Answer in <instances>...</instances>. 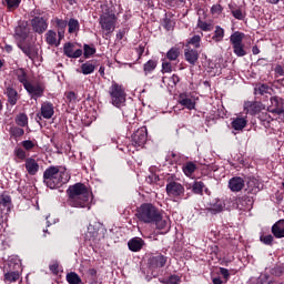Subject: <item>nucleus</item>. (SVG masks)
I'll return each mask as SVG.
<instances>
[{
  "mask_svg": "<svg viewBox=\"0 0 284 284\" xmlns=\"http://www.w3.org/2000/svg\"><path fill=\"white\" fill-rule=\"evenodd\" d=\"M190 45H194L195 48H201V36H193L189 40Z\"/></svg>",
  "mask_w": 284,
  "mask_h": 284,
  "instance_id": "nucleus-50",
  "label": "nucleus"
},
{
  "mask_svg": "<svg viewBox=\"0 0 284 284\" xmlns=\"http://www.w3.org/2000/svg\"><path fill=\"white\" fill-rule=\"evenodd\" d=\"M67 194L69 196V205L71 207H88L90 210V189L83 183H75L69 186Z\"/></svg>",
  "mask_w": 284,
  "mask_h": 284,
  "instance_id": "nucleus-1",
  "label": "nucleus"
},
{
  "mask_svg": "<svg viewBox=\"0 0 284 284\" xmlns=\"http://www.w3.org/2000/svg\"><path fill=\"white\" fill-rule=\"evenodd\" d=\"M136 216L142 223H151L158 230H165L168 227V217H163L161 214H138Z\"/></svg>",
  "mask_w": 284,
  "mask_h": 284,
  "instance_id": "nucleus-5",
  "label": "nucleus"
},
{
  "mask_svg": "<svg viewBox=\"0 0 284 284\" xmlns=\"http://www.w3.org/2000/svg\"><path fill=\"white\" fill-rule=\"evenodd\" d=\"M148 142V128L141 126L133 133L131 143L134 148H143Z\"/></svg>",
  "mask_w": 284,
  "mask_h": 284,
  "instance_id": "nucleus-10",
  "label": "nucleus"
},
{
  "mask_svg": "<svg viewBox=\"0 0 284 284\" xmlns=\"http://www.w3.org/2000/svg\"><path fill=\"white\" fill-rule=\"evenodd\" d=\"M29 34H30V29L28 27L18 26L16 28V38L19 40V43L26 41Z\"/></svg>",
  "mask_w": 284,
  "mask_h": 284,
  "instance_id": "nucleus-27",
  "label": "nucleus"
},
{
  "mask_svg": "<svg viewBox=\"0 0 284 284\" xmlns=\"http://www.w3.org/2000/svg\"><path fill=\"white\" fill-rule=\"evenodd\" d=\"M4 94L8 97V103H10V105H17V101L21 99L19 92L12 87H7Z\"/></svg>",
  "mask_w": 284,
  "mask_h": 284,
  "instance_id": "nucleus-25",
  "label": "nucleus"
},
{
  "mask_svg": "<svg viewBox=\"0 0 284 284\" xmlns=\"http://www.w3.org/2000/svg\"><path fill=\"white\" fill-rule=\"evenodd\" d=\"M165 263H168V256L162 254L153 255L148 260L149 270L153 278L159 276V271L161 267H165Z\"/></svg>",
  "mask_w": 284,
  "mask_h": 284,
  "instance_id": "nucleus-7",
  "label": "nucleus"
},
{
  "mask_svg": "<svg viewBox=\"0 0 284 284\" xmlns=\"http://www.w3.org/2000/svg\"><path fill=\"white\" fill-rule=\"evenodd\" d=\"M260 241L264 243V245H272V243H274V236H272V234L262 235L260 236Z\"/></svg>",
  "mask_w": 284,
  "mask_h": 284,
  "instance_id": "nucleus-49",
  "label": "nucleus"
},
{
  "mask_svg": "<svg viewBox=\"0 0 284 284\" xmlns=\"http://www.w3.org/2000/svg\"><path fill=\"white\" fill-rule=\"evenodd\" d=\"M225 207V203H223V201L217 200L212 206L211 210L213 212H222L223 209Z\"/></svg>",
  "mask_w": 284,
  "mask_h": 284,
  "instance_id": "nucleus-48",
  "label": "nucleus"
},
{
  "mask_svg": "<svg viewBox=\"0 0 284 284\" xmlns=\"http://www.w3.org/2000/svg\"><path fill=\"white\" fill-rule=\"evenodd\" d=\"M14 156H17V159H19L20 161H26V159H28V154L21 148H17L14 150Z\"/></svg>",
  "mask_w": 284,
  "mask_h": 284,
  "instance_id": "nucleus-47",
  "label": "nucleus"
},
{
  "mask_svg": "<svg viewBox=\"0 0 284 284\" xmlns=\"http://www.w3.org/2000/svg\"><path fill=\"white\" fill-rule=\"evenodd\" d=\"M16 123L20 125V128H26V125H28V115L24 113L18 114L16 116Z\"/></svg>",
  "mask_w": 284,
  "mask_h": 284,
  "instance_id": "nucleus-41",
  "label": "nucleus"
},
{
  "mask_svg": "<svg viewBox=\"0 0 284 284\" xmlns=\"http://www.w3.org/2000/svg\"><path fill=\"white\" fill-rule=\"evenodd\" d=\"M162 72H165V73L172 72V63L168 62V61H164L162 63Z\"/></svg>",
  "mask_w": 284,
  "mask_h": 284,
  "instance_id": "nucleus-58",
  "label": "nucleus"
},
{
  "mask_svg": "<svg viewBox=\"0 0 284 284\" xmlns=\"http://www.w3.org/2000/svg\"><path fill=\"white\" fill-rule=\"evenodd\" d=\"M2 3L7 6L8 10H17L21 0H2Z\"/></svg>",
  "mask_w": 284,
  "mask_h": 284,
  "instance_id": "nucleus-42",
  "label": "nucleus"
},
{
  "mask_svg": "<svg viewBox=\"0 0 284 284\" xmlns=\"http://www.w3.org/2000/svg\"><path fill=\"white\" fill-rule=\"evenodd\" d=\"M3 272H18L21 273V260L17 256H11L4 263Z\"/></svg>",
  "mask_w": 284,
  "mask_h": 284,
  "instance_id": "nucleus-13",
  "label": "nucleus"
},
{
  "mask_svg": "<svg viewBox=\"0 0 284 284\" xmlns=\"http://www.w3.org/2000/svg\"><path fill=\"white\" fill-rule=\"evenodd\" d=\"M45 42L48 43V45H54V48H59L60 42L57 38V33L52 30H49L45 33Z\"/></svg>",
  "mask_w": 284,
  "mask_h": 284,
  "instance_id": "nucleus-30",
  "label": "nucleus"
},
{
  "mask_svg": "<svg viewBox=\"0 0 284 284\" xmlns=\"http://www.w3.org/2000/svg\"><path fill=\"white\" fill-rule=\"evenodd\" d=\"M11 133L13 134V136H23V134H26V131L21 128H13L11 130Z\"/></svg>",
  "mask_w": 284,
  "mask_h": 284,
  "instance_id": "nucleus-59",
  "label": "nucleus"
},
{
  "mask_svg": "<svg viewBox=\"0 0 284 284\" xmlns=\"http://www.w3.org/2000/svg\"><path fill=\"white\" fill-rule=\"evenodd\" d=\"M143 70L145 77H148V74H152V72L156 70V60H149L146 63H144Z\"/></svg>",
  "mask_w": 284,
  "mask_h": 284,
  "instance_id": "nucleus-39",
  "label": "nucleus"
},
{
  "mask_svg": "<svg viewBox=\"0 0 284 284\" xmlns=\"http://www.w3.org/2000/svg\"><path fill=\"white\" fill-rule=\"evenodd\" d=\"M184 59L191 65H196V61H199V51L194 49L186 48L184 50Z\"/></svg>",
  "mask_w": 284,
  "mask_h": 284,
  "instance_id": "nucleus-24",
  "label": "nucleus"
},
{
  "mask_svg": "<svg viewBox=\"0 0 284 284\" xmlns=\"http://www.w3.org/2000/svg\"><path fill=\"white\" fill-rule=\"evenodd\" d=\"M211 12L212 14H221L223 12V7H221V4H214L211 8Z\"/></svg>",
  "mask_w": 284,
  "mask_h": 284,
  "instance_id": "nucleus-61",
  "label": "nucleus"
},
{
  "mask_svg": "<svg viewBox=\"0 0 284 284\" xmlns=\"http://www.w3.org/2000/svg\"><path fill=\"white\" fill-rule=\"evenodd\" d=\"M270 92V85L267 84H257L255 87V94H267Z\"/></svg>",
  "mask_w": 284,
  "mask_h": 284,
  "instance_id": "nucleus-43",
  "label": "nucleus"
},
{
  "mask_svg": "<svg viewBox=\"0 0 284 284\" xmlns=\"http://www.w3.org/2000/svg\"><path fill=\"white\" fill-rule=\"evenodd\" d=\"M271 274H272L273 276L281 277V275L284 274V267H283L282 265H277V266H275L274 268H272Z\"/></svg>",
  "mask_w": 284,
  "mask_h": 284,
  "instance_id": "nucleus-51",
  "label": "nucleus"
},
{
  "mask_svg": "<svg viewBox=\"0 0 284 284\" xmlns=\"http://www.w3.org/2000/svg\"><path fill=\"white\" fill-rule=\"evenodd\" d=\"M40 114L43 119H52L54 116V104L52 102H43Z\"/></svg>",
  "mask_w": 284,
  "mask_h": 284,
  "instance_id": "nucleus-22",
  "label": "nucleus"
},
{
  "mask_svg": "<svg viewBox=\"0 0 284 284\" xmlns=\"http://www.w3.org/2000/svg\"><path fill=\"white\" fill-rule=\"evenodd\" d=\"M145 242L141 237H133L128 242V247L131 252H141Z\"/></svg>",
  "mask_w": 284,
  "mask_h": 284,
  "instance_id": "nucleus-23",
  "label": "nucleus"
},
{
  "mask_svg": "<svg viewBox=\"0 0 284 284\" xmlns=\"http://www.w3.org/2000/svg\"><path fill=\"white\" fill-rule=\"evenodd\" d=\"M0 207L7 212L12 211V197L6 191L0 193Z\"/></svg>",
  "mask_w": 284,
  "mask_h": 284,
  "instance_id": "nucleus-20",
  "label": "nucleus"
},
{
  "mask_svg": "<svg viewBox=\"0 0 284 284\" xmlns=\"http://www.w3.org/2000/svg\"><path fill=\"white\" fill-rule=\"evenodd\" d=\"M97 50L88 44H84V57H92Z\"/></svg>",
  "mask_w": 284,
  "mask_h": 284,
  "instance_id": "nucleus-56",
  "label": "nucleus"
},
{
  "mask_svg": "<svg viewBox=\"0 0 284 284\" xmlns=\"http://www.w3.org/2000/svg\"><path fill=\"white\" fill-rule=\"evenodd\" d=\"M109 94L111 97L112 105L115 108H123V105H125V99L128 97L125 87L113 81L109 88Z\"/></svg>",
  "mask_w": 284,
  "mask_h": 284,
  "instance_id": "nucleus-4",
  "label": "nucleus"
},
{
  "mask_svg": "<svg viewBox=\"0 0 284 284\" xmlns=\"http://www.w3.org/2000/svg\"><path fill=\"white\" fill-rule=\"evenodd\" d=\"M275 74H276V77H284V68L282 65H276Z\"/></svg>",
  "mask_w": 284,
  "mask_h": 284,
  "instance_id": "nucleus-63",
  "label": "nucleus"
},
{
  "mask_svg": "<svg viewBox=\"0 0 284 284\" xmlns=\"http://www.w3.org/2000/svg\"><path fill=\"white\" fill-rule=\"evenodd\" d=\"M24 90L30 94L31 99H41L45 92V85L41 82H29Z\"/></svg>",
  "mask_w": 284,
  "mask_h": 284,
  "instance_id": "nucleus-9",
  "label": "nucleus"
},
{
  "mask_svg": "<svg viewBox=\"0 0 284 284\" xmlns=\"http://www.w3.org/2000/svg\"><path fill=\"white\" fill-rule=\"evenodd\" d=\"M32 28L38 34H43L48 30V22L41 17H36L31 20Z\"/></svg>",
  "mask_w": 284,
  "mask_h": 284,
  "instance_id": "nucleus-16",
  "label": "nucleus"
},
{
  "mask_svg": "<svg viewBox=\"0 0 284 284\" xmlns=\"http://www.w3.org/2000/svg\"><path fill=\"white\" fill-rule=\"evenodd\" d=\"M125 34H128V29H120L116 33L118 41H121L125 37Z\"/></svg>",
  "mask_w": 284,
  "mask_h": 284,
  "instance_id": "nucleus-62",
  "label": "nucleus"
},
{
  "mask_svg": "<svg viewBox=\"0 0 284 284\" xmlns=\"http://www.w3.org/2000/svg\"><path fill=\"white\" fill-rule=\"evenodd\" d=\"M203 187H205V184L203 182H194L192 185V191L194 192V194H203Z\"/></svg>",
  "mask_w": 284,
  "mask_h": 284,
  "instance_id": "nucleus-44",
  "label": "nucleus"
},
{
  "mask_svg": "<svg viewBox=\"0 0 284 284\" xmlns=\"http://www.w3.org/2000/svg\"><path fill=\"white\" fill-rule=\"evenodd\" d=\"M166 194L170 199H183L185 196V186L176 181H170L166 184Z\"/></svg>",
  "mask_w": 284,
  "mask_h": 284,
  "instance_id": "nucleus-8",
  "label": "nucleus"
},
{
  "mask_svg": "<svg viewBox=\"0 0 284 284\" xmlns=\"http://www.w3.org/2000/svg\"><path fill=\"white\" fill-rule=\"evenodd\" d=\"M36 145L37 144H34V142H32L31 140L22 141V148H24V150H27L28 152H30V150H33Z\"/></svg>",
  "mask_w": 284,
  "mask_h": 284,
  "instance_id": "nucleus-54",
  "label": "nucleus"
},
{
  "mask_svg": "<svg viewBox=\"0 0 284 284\" xmlns=\"http://www.w3.org/2000/svg\"><path fill=\"white\" fill-rule=\"evenodd\" d=\"M64 54L69 59H79V57L83 54V50L81 49L74 50V45L72 43H67L64 44Z\"/></svg>",
  "mask_w": 284,
  "mask_h": 284,
  "instance_id": "nucleus-21",
  "label": "nucleus"
},
{
  "mask_svg": "<svg viewBox=\"0 0 284 284\" xmlns=\"http://www.w3.org/2000/svg\"><path fill=\"white\" fill-rule=\"evenodd\" d=\"M156 206L152 203H144L138 209V214H158Z\"/></svg>",
  "mask_w": 284,
  "mask_h": 284,
  "instance_id": "nucleus-29",
  "label": "nucleus"
},
{
  "mask_svg": "<svg viewBox=\"0 0 284 284\" xmlns=\"http://www.w3.org/2000/svg\"><path fill=\"white\" fill-rule=\"evenodd\" d=\"M49 270L50 272H52V274H59V262H53L52 264H50Z\"/></svg>",
  "mask_w": 284,
  "mask_h": 284,
  "instance_id": "nucleus-60",
  "label": "nucleus"
},
{
  "mask_svg": "<svg viewBox=\"0 0 284 284\" xmlns=\"http://www.w3.org/2000/svg\"><path fill=\"white\" fill-rule=\"evenodd\" d=\"M243 39H245V33L235 31L231 37L230 41L233 45V52L236 57H245L247 51H245V44H243Z\"/></svg>",
  "mask_w": 284,
  "mask_h": 284,
  "instance_id": "nucleus-6",
  "label": "nucleus"
},
{
  "mask_svg": "<svg viewBox=\"0 0 284 284\" xmlns=\"http://www.w3.org/2000/svg\"><path fill=\"white\" fill-rule=\"evenodd\" d=\"M254 206V197L250 195H243L237 200V207L240 212H250Z\"/></svg>",
  "mask_w": 284,
  "mask_h": 284,
  "instance_id": "nucleus-14",
  "label": "nucleus"
},
{
  "mask_svg": "<svg viewBox=\"0 0 284 284\" xmlns=\"http://www.w3.org/2000/svg\"><path fill=\"white\" fill-rule=\"evenodd\" d=\"M229 187L231 190V192H241V190H243L245 187V180H243V178H232L229 181Z\"/></svg>",
  "mask_w": 284,
  "mask_h": 284,
  "instance_id": "nucleus-19",
  "label": "nucleus"
},
{
  "mask_svg": "<svg viewBox=\"0 0 284 284\" xmlns=\"http://www.w3.org/2000/svg\"><path fill=\"white\" fill-rule=\"evenodd\" d=\"M225 37V30L219 26L215 27L213 37H212V41H214L215 43H221V41H223Z\"/></svg>",
  "mask_w": 284,
  "mask_h": 284,
  "instance_id": "nucleus-33",
  "label": "nucleus"
},
{
  "mask_svg": "<svg viewBox=\"0 0 284 284\" xmlns=\"http://www.w3.org/2000/svg\"><path fill=\"white\" fill-rule=\"evenodd\" d=\"M65 278H67V283H69V284H83L81 276H79V274H77V272L68 273Z\"/></svg>",
  "mask_w": 284,
  "mask_h": 284,
  "instance_id": "nucleus-35",
  "label": "nucleus"
},
{
  "mask_svg": "<svg viewBox=\"0 0 284 284\" xmlns=\"http://www.w3.org/2000/svg\"><path fill=\"white\" fill-rule=\"evenodd\" d=\"M55 23H57V27L59 28V30H65V28H68V21H65L63 19H57Z\"/></svg>",
  "mask_w": 284,
  "mask_h": 284,
  "instance_id": "nucleus-57",
  "label": "nucleus"
},
{
  "mask_svg": "<svg viewBox=\"0 0 284 284\" xmlns=\"http://www.w3.org/2000/svg\"><path fill=\"white\" fill-rule=\"evenodd\" d=\"M166 284H181V276L170 275L166 280Z\"/></svg>",
  "mask_w": 284,
  "mask_h": 284,
  "instance_id": "nucleus-53",
  "label": "nucleus"
},
{
  "mask_svg": "<svg viewBox=\"0 0 284 284\" xmlns=\"http://www.w3.org/2000/svg\"><path fill=\"white\" fill-rule=\"evenodd\" d=\"M231 12H232V16L234 17V19H237L239 21H243V19H245V13H244L243 9H241V8L232 9Z\"/></svg>",
  "mask_w": 284,
  "mask_h": 284,
  "instance_id": "nucleus-45",
  "label": "nucleus"
},
{
  "mask_svg": "<svg viewBox=\"0 0 284 284\" xmlns=\"http://www.w3.org/2000/svg\"><path fill=\"white\" fill-rule=\"evenodd\" d=\"M102 14L100 16V26L102 30L105 32V37L112 34L114 32V28H116V14L112 12V9L108 7V4L101 6Z\"/></svg>",
  "mask_w": 284,
  "mask_h": 284,
  "instance_id": "nucleus-3",
  "label": "nucleus"
},
{
  "mask_svg": "<svg viewBox=\"0 0 284 284\" xmlns=\"http://www.w3.org/2000/svg\"><path fill=\"white\" fill-rule=\"evenodd\" d=\"M16 77L18 81L22 83L23 88L30 83V81H28V73H26V70L23 69L16 70Z\"/></svg>",
  "mask_w": 284,
  "mask_h": 284,
  "instance_id": "nucleus-34",
  "label": "nucleus"
},
{
  "mask_svg": "<svg viewBox=\"0 0 284 284\" xmlns=\"http://www.w3.org/2000/svg\"><path fill=\"white\" fill-rule=\"evenodd\" d=\"M24 168L30 176H36L39 172V162L34 158H27Z\"/></svg>",
  "mask_w": 284,
  "mask_h": 284,
  "instance_id": "nucleus-17",
  "label": "nucleus"
},
{
  "mask_svg": "<svg viewBox=\"0 0 284 284\" xmlns=\"http://www.w3.org/2000/svg\"><path fill=\"white\" fill-rule=\"evenodd\" d=\"M98 234L99 233L97 231H88L85 233V241H95Z\"/></svg>",
  "mask_w": 284,
  "mask_h": 284,
  "instance_id": "nucleus-55",
  "label": "nucleus"
},
{
  "mask_svg": "<svg viewBox=\"0 0 284 284\" xmlns=\"http://www.w3.org/2000/svg\"><path fill=\"white\" fill-rule=\"evenodd\" d=\"M231 125H232L233 130L241 132L247 125V118L237 116V118L233 119Z\"/></svg>",
  "mask_w": 284,
  "mask_h": 284,
  "instance_id": "nucleus-28",
  "label": "nucleus"
},
{
  "mask_svg": "<svg viewBox=\"0 0 284 284\" xmlns=\"http://www.w3.org/2000/svg\"><path fill=\"white\" fill-rule=\"evenodd\" d=\"M272 234L275 236V239H284V220L277 221L272 226Z\"/></svg>",
  "mask_w": 284,
  "mask_h": 284,
  "instance_id": "nucleus-26",
  "label": "nucleus"
},
{
  "mask_svg": "<svg viewBox=\"0 0 284 284\" xmlns=\"http://www.w3.org/2000/svg\"><path fill=\"white\" fill-rule=\"evenodd\" d=\"M197 28H200V30H203V32H212V24L203 20L197 21Z\"/></svg>",
  "mask_w": 284,
  "mask_h": 284,
  "instance_id": "nucleus-46",
  "label": "nucleus"
},
{
  "mask_svg": "<svg viewBox=\"0 0 284 284\" xmlns=\"http://www.w3.org/2000/svg\"><path fill=\"white\" fill-rule=\"evenodd\" d=\"M21 273L16 271H4V283H17Z\"/></svg>",
  "mask_w": 284,
  "mask_h": 284,
  "instance_id": "nucleus-32",
  "label": "nucleus"
},
{
  "mask_svg": "<svg viewBox=\"0 0 284 284\" xmlns=\"http://www.w3.org/2000/svg\"><path fill=\"white\" fill-rule=\"evenodd\" d=\"M181 57V49L173 47L166 52V59L169 61H176Z\"/></svg>",
  "mask_w": 284,
  "mask_h": 284,
  "instance_id": "nucleus-36",
  "label": "nucleus"
},
{
  "mask_svg": "<svg viewBox=\"0 0 284 284\" xmlns=\"http://www.w3.org/2000/svg\"><path fill=\"white\" fill-rule=\"evenodd\" d=\"M267 112H271L272 114H283V100L281 98L272 97L271 105H268Z\"/></svg>",
  "mask_w": 284,
  "mask_h": 284,
  "instance_id": "nucleus-15",
  "label": "nucleus"
},
{
  "mask_svg": "<svg viewBox=\"0 0 284 284\" xmlns=\"http://www.w3.org/2000/svg\"><path fill=\"white\" fill-rule=\"evenodd\" d=\"M212 283L213 284H224L225 281L221 280V276H217V277H212Z\"/></svg>",
  "mask_w": 284,
  "mask_h": 284,
  "instance_id": "nucleus-64",
  "label": "nucleus"
},
{
  "mask_svg": "<svg viewBox=\"0 0 284 284\" xmlns=\"http://www.w3.org/2000/svg\"><path fill=\"white\" fill-rule=\"evenodd\" d=\"M185 176H192L196 172V164L193 162H186L182 168Z\"/></svg>",
  "mask_w": 284,
  "mask_h": 284,
  "instance_id": "nucleus-37",
  "label": "nucleus"
},
{
  "mask_svg": "<svg viewBox=\"0 0 284 284\" xmlns=\"http://www.w3.org/2000/svg\"><path fill=\"white\" fill-rule=\"evenodd\" d=\"M18 47L23 52V54H26V57H28V59H31V61H34V59H37V57H39V50L37 48L32 47V44H30V43H26L24 41L19 42Z\"/></svg>",
  "mask_w": 284,
  "mask_h": 284,
  "instance_id": "nucleus-12",
  "label": "nucleus"
},
{
  "mask_svg": "<svg viewBox=\"0 0 284 284\" xmlns=\"http://www.w3.org/2000/svg\"><path fill=\"white\" fill-rule=\"evenodd\" d=\"M246 192L247 194H256L257 192H260V187H258V180L256 179H250L247 182H246Z\"/></svg>",
  "mask_w": 284,
  "mask_h": 284,
  "instance_id": "nucleus-31",
  "label": "nucleus"
},
{
  "mask_svg": "<svg viewBox=\"0 0 284 284\" xmlns=\"http://www.w3.org/2000/svg\"><path fill=\"white\" fill-rule=\"evenodd\" d=\"M219 270V274L224 278V283H227V281H230V270L225 267H220Z\"/></svg>",
  "mask_w": 284,
  "mask_h": 284,
  "instance_id": "nucleus-52",
  "label": "nucleus"
},
{
  "mask_svg": "<svg viewBox=\"0 0 284 284\" xmlns=\"http://www.w3.org/2000/svg\"><path fill=\"white\" fill-rule=\"evenodd\" d=\"M67 26H68V28H69V30H68L69 34H74V33H77V32L79 31V28H80L79 20L73 19V18H71V19L69 20V22L67 23Z\"/></svg>",
  "mask_w": 284,
  "mask_h": 284,
  "instance_id": "nucleus-38",
  "label": "nucleus"
},
{
  "mask_svg": "<svg viewBox=\"0 0 284 284\" xmlns=\"http://www.w3.org/2000/svg\"><path fill=\"white\" fill-rule=\"evenodd\" d=\"M70 181V174L61 166H49L43 173V183L50 190H57Z\"/></svg>",
  "mask_w": 284,
  "mask_h": 284,
  "instance_id": "nucleus-2",
  "label": "nucleus"
},
{
  "mask_svg": "<svg viewBox=\"0 0 284 284\" xmlns=\"http://www.w3.org/2000/svg\"><path fill=\"white\" fill-rule=\"evenodd\" d=\"M244 110H246L247 114H258L262 110H265V106L261 102H245Z\"/></svg>",
  "mask_w": 284,
  "mask_h": 284,
  "instance_id": "nucleus-18",
  "label": "nucleus"
},
{
  "mask_svg": "<svg viewBox=\"0 0 284 284\" xmlns=\"http://www.w3.org/2000/svg\"><path fill=\"white\" fill-rule=\"evenodd\" d=\"M95 65L92 62H85L81 65V72L82 74H92L95 70Z\"/></svg>",
  "mask_w": 284,
  "mask_h": 284,
  "instance_id": "nucleus-40",
  "label": "nucleus"
},
{
  "mask_svg": "<svg viewBox=\"0 0 284 284\" xmlns=\"http://www.w3.org/2000/svg\"><path fill=\"white\" fill-rule=\"evenodd\" d=\"M179 103L186 110L196 109V98L187 93H181L179 97Z\"/></svg>",
  "mask_w": 284,
  "mask_h": 284,
  "instance_id": "nucleus-11",
  "label": "nucleus"
}]
</instances>
